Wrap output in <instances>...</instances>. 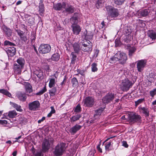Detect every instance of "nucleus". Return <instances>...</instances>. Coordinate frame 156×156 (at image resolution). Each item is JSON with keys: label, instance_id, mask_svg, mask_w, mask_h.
<instances>
[{"label": "nucleus", "instance_id": "f257e3e1", "mask_svg": "<svg viewBox=\"0 0 156 156\" xmlns=\"http://www.w3.org/2000/svg\"><path fill=\"white\" fill-rule=\"evenodd\" d=\"M66 144L64 143H60L55 147L53 153L56 156H60L62 155L65 151Z\"/></svg>", "mask_w": 156, "mask_h": 156}, {"label": "nucleus", "instance_id": "f03ea898", "mask_svg": "<svg viewBox=\"0 0 156 156\" xmlns=\"http://www.w3.org/2000/svg\"><path fill=\"white\" fill-rule=\"evenodd\" d=\"M18 64H14V69L17 73H20L21 69L23 68L25 63V60L23 58H19L16 60Z\"/></svg>", "mask_w": 156, "mask_h": 156}, {"label": "nucleus", "instance_id": "7ed1b4c3", "mask_svg": "<svg viewBox=\"0 0 156 156\" xmlns=\"http://www.w3.org/2000/svg\"><path fill=\"white\" fill-rule=\"evenodd\" d=\"M53 139L52 138L44 139L42 144V151L43 152L48 151L51 147V144L53 143Z\"/></svg>", "mask_w": 156, "mask_h": 156}, {"label": "nucleus", "instance_id": "20e7f679", "mask_svg": "<svg viewBox=\"0 0 156 156\" xmlns=\"http://www.w3.org/2000/svg\"><path fill=\"white\" fill-rule=\"evenodd\" d=\"M51 49V46L48 44H41L38 49L39 51L41 54H46L49 52Z\"/></svg>", "mask_w": 156, "mask_h": 156}, {"label": "nucleus", "instance_id": "39448f33", "mask_svg": "<svg viewBox=\"0 0 156 156\" xmlns=\"http://www.w3.org/2000/svg\"><path fill=\"white\" fill-rule=\"evenodd\" d=\"M128 117L130 122L133 123L140 122L141 121V116L136 113H130Z\"/></svg>", "mask_w": 156, "mask_h": 156}, {"label": "nucleus", "instance_id": "423d86ee", "mask_svg": "<svg viewBox=\"0 0 156 156\" xmlns=\"http://www.w3.org/2000/svg\"><path fill=\"white\" fill-rule=\"evenodd\" d=\"M63 8L64 10H63V12L66 15L73 13L75 9V8L73 6L66 3L63 4Z\"/></svg>", "mask_w": 156, "mask_h": 156}, {"label": "nucleus", "instance_id": "0eeeda50", "mask_svg": "<svg viewBox=\"0 0 156 156\" xmlns=\"http://www.w3.org/2000/svg\"><path fill=\"white\" fill-rule=\"evenodd\" d=\"M86 41L82 40L80 41V45H81V50L83 51L89 52H91L92 49V45L88 43L87 45Z\"/></svg>", "mask_w": 156, "mask_h": 156}, {"label": "nucleus", "instance_id": "6e6552de", "mask_svg": "<svg viewBox=\"0 0 156 156\" xmlns=\"http://www.w3.org/2000/svg\"><path fill=\"white\" fill-rule=\"evenodd\" d=\"M108 16L112 17H116L117 13V10L112 6H107L105 7Z\"/></svg>", "mask_w": 156, "mask_h": 156}, {"label": "nucleus", "instance_id": "1a4fd4ad", "mask_svg": "<svg viewBox=\"0 0 156 156\" xmlns=\"http://www.w3.org/2000/svg\"><path fill=\"white\" fill-rule=\"evenodd\" d=\"M132 86L131 81L129 80H125L123 81L122 83L121 88L124 91H126L129 90Z\"/></svg>", "mask_w": 156, "mask_h": 156}, {"label": "nucleus", "instance_id": "9d476101", "mask_svg": "<svg viewBox=\"0 0 156 156\" xmlns=\"http://www.w3.org/2000/svg\"><path fill=\"white\" fill-rule=\"evenodd\" d=\"M1 29L3 33L7 37H10L12 35V30L7 27L4 24H3L1 26Z\"/></svg>", "mask_w": 156, "mask_h": 156}, {"label": "nucleus", "instance_id": "9b49d317", "mask_svg": "<svg viewBox=\"0 0 156 156\" xmlns=\"http://www.w3.org/2000/svg\"><path fill=\"white\" fill-rule=\"evenodd\" d=\"M119 54V55L118 58V59L119 63L122 65H123L126 63L127 59V56L126 54L123 52L120 51L118 52Z\"/></svg>", "mask_w": 156, "mask_h": 156}, {"label": "nucleus", "instance_id": "f8f14e48", "mask_svg": "<svg viewBox=\"0 0 156 156\" xmlns=\"http://www.w3.org/2000/svg\"><path fill=\"white\" fill-rule=\"evenodd\" d=\"M84 105L87 107H91L94 104V98L91 97H88L84 100Z\"/></svg>", "mask_w": 156, "mask_h": 156}, {"label": "nucleus", "instance_id": "ddd939ff", "mask_svg": "<svg viewBox=\"0 0 156 156\" xmlns=\"http://www.w3.org/2000/svg\"><path fill=\"white\" fill-rule=\"evenodd\" d=\"M40 107V104L38 101H35L28 104V108L31 111H35L37 110Z\"/></svg>", "mask_w": 156, "mask_h": 156}, {"label": "nucleus", "instance_id": "4468645a", "mask_svg": "<svg viewBox=\"0 0 156 156\" xmlns=\"http://www.w3.org/2000/svg\"><path fill=\"white\" fill-rule=\"evenodd\" d=\"M5 51L9 57H12L16 55V50L15 48L12 47L6 48Z\"/></svg>", "mask_w": 156, "mask_h": 156}, {"label": "nucleus", "instance_id": "2eb2a0df", "mask_svg": "<svg viewBox=\"0 0 156 156\" xmlns=\"http://www.w3.org/2000/svg\"><path fill=\"white\" fill-rule=\"evenodd\" d=\"M146 63V61L144 60H141L138 61L136 66L138 71L141 72L144 69Z\"/></svg>", "mask_w": 156, "mask_h": 156}, {"label": "nucleus", "instance_id": "dca6fc26", "mask_svg": "<svg viewBox=\"0 0 156 156\" xmlns=\"http://www.w3.org/2000/svg\"><path fill=\"white\" fill-rule=\"evenodd\" d=\"M79 14L78 13L75 12L74 13L73 16L70 19L72 25H77L79 19Z\"/></svg>", "mask_w": 156, "mask_h": 156}, {"label": "nucleus", "instance_id": "f3484780", "mask_svg": "<svg viewBox=\"0 0 156 156\" xmlns=\"http://www.w3.org/2000/svg\"><path fill=\"white\" fill-rule=\"evenodd\" d=\"M114 98V95L108 94L102 99V101L104 104H108Z\"/></svg>", "mask_w": 156, "mask_h": 156}, {"label": "nucleus", "instance_id": "a211bd4d", "mask_svg": "<svg viewBox=\"0 0 156 156\" xmlns=\"http://www.w3.org/2000/svg\"><path fill=\"white\" fill-rule=\"evenodd\" d=\"M27 94L21 92H18L16 94V96L22 102L25 101L27 99Z\"/></svg>", "mask_w": 156, "mask_h": 156}, {"label": "nucleus", "instance_id": "6ab92c4d", "mask_svg": "<svg viewBox=\"0 0 156 156\" xmlns=\"http://www.w3.org/2000/svg\"><path fill=\"white\" fill-rule=\"evenodd\" d=\"M73 47L75 53L77 54H79L80 50H81V46L80 45V42L78 43L75 42L73 44Z\"/></svg>", "mask_w": 156, "mask_h": 156}, {"label": "nucleus", "instance_id": "aec40b11", "mask_svg": "<svg viewBox=\"0 0 156 156\" xmlns=\"http://www.w3.org/2000/svg\"><path fill=\"white\" fill-rule=\"evenodd\" d=\"M140 113L144 114L146 117L149 116V110L147 107H142L140 106L138 107Z\"/></svg>", "mask_w": 156, "mask_h": 156}, {"label": "nucleus", "instance_id": "412c9836", "mask_svg": "<svg viewBox=\"0 0 156 156\" xmlns=\"http://www.w3.org/2000/svg\"><path fill=\"white\" fill-rule=\"evenodd\" d=\"M150 11L148 9L142 10L137 12L138 16L139 18H141L147 16L149 13Z\"/></svg>", "mask_w": 156, "mask_h": 156}, {"label": "nucleus", "instance_id": "4be33fe9", "mask_svg": "<svg viewBox=\"0 0 156 156\" xmlns=\"http://www.w3.org/2000/svg\"><path fill=\"white\" fill-rule=\"evenodd\" d=\"M71 27L72 29V31L73 34L77 35L80 34L81 31V29L80 26L78 25H72Z\"/></svg>", "mask_w": 156, "mask_h": 156}, {"label": "nucleus", "instance_id": "5701e85b", "mask_svg": "<svg viewBox=\"0 0 156 156\" xmlns=\"http://www.w3.org/2000/svg\"><path fill=\"white\" fill-rule=\"evenodd\" d=\"M81 127V126L76 124L69 129V132L72 135H73L77 131H79Z\"/></svg>", "mask_w": 156, "mask_h": 156}, {"label": "nucleus", "instance_id": "b1692460", "mask_svg": "<svg viewBox=\"0 0 156 156\" xmlns=\"http://www.w3.org/2000/svg\"><path fill=\"white\" fill-rule=\"evenodd\" d=\"M104 108H98L95 111L94 118L95 119H97L99 118L102 112L104 111Z\"/></svg>", "mask_w": 156, "mask_h": 156}, {"label": "nucleus", "instance_id": "393cba45", "mask_svg": "<svg viewBox=\"0 0 156 156\" xmlns=\"http://www.w3.org/2000/svg\"><path fill=\"white\" fill-rule=\"evenodd\" d=\"M147 35L152 40H155L156 38V33L153 30H149L147 32Z\"/></svg>", "mask_w": 156, "mask_h": 156}, {"label": "nucleus", "instance_id": "a878e982", "mask_svg": "<svg viewBox=\"0 0 156 156\" xmlns=\"http://www.w3.org/2000/svg\"><path fill=\"white\" fill-rule=\"evenodd\" d=\"M81 117V115L77 114L76 115H75L70 117L69 121L71 123H73L79 120Z\"/></svg>", "mask_w": 156, "mask_h": 156}, {"label": "nucleus", "instance_id": "bb28decb", "mask_svg": "<svg viewBox=\"0 0 156 156\" xmlns=\"http://www.w3.org/2000/svg\"><path fill=\"white\" fill-rule=\"evenodd\" d=\"M64 4H65V3L63 2L62 3H59L54 4L53 5V8L56 10H60L63 8Z\"/></svg>", "mask_w": 156, "mask_h": 156}, {"label": "nucleus", "instance_id": "cd10ccee", "mask_svg": "<svg viewBox=\"0 0 156 156\" xmlns=\"http://www.w3.org/2000/svg\"><path fill=\"white\" fill-rule=\"evenodd\" d=\"M26 92L30 93L33 91L32 87L30 84L28 83H26L24 84Z\"/></svg>", "mask_w": 156, "mask_h": 156}, {"label": "nucleus", "instance_id": "c85d7f7f", "mask_svg": "<svg viewBox=\"0 0 156 156\" xmlns=\"http://www.w3.org/2000/svg\"><path fill=\"white\" fill-rule=\"evenodd\" d=\"M10 105L12 106L14 108H15L17 111L19 112H22L23 110L21 108V106L14 103L10 101Z\"/></svg>", "mask_w": 156, "mask_h": 156}, {"label": "nucleus", "instance_id": "c756f323", "mask_svg": "<svg viewBox=\"0 0 156 156\" xmlns=\"http://www.w3.org/2000/svg\"><path fill=\"white\" fill-rule=\"evenodd\" d=\"M3 45L6 47H13L14 46H16V44L10 41L7 40H5L4 41Z\"/></svg>", "mask_w": 156, "mask_h": 156}, {"label": "nucleus", "instance_id": "7c9ffc66", "mask_svg": "<svg viewBox=\"0 0 156 156\" xmlns=\"http://www.w3.org/2000/svg\"><path fill=\"white\" fill-rule=\"evenodd\" d=\"M136 50V48L134 47H130L129 49V55L131 57Z\"/></svg>", "mask_w": 156, "mask_h": 156}, {"label": "nucleus", "instance_id": "2f4dec72", "mask_svg": "<svg viewBox=\"0 0 156 156\" xmlns=\"http://www.w3.org/2000/svg\"><path fill=\"white\" fill-rule=\"evenodd\" d=\"M75 53L74 52H72L71 53V55L72 56L71 63L73 64L75 63L76 60L77 56Z\"/></svg>", "mask_w": 156, "mask_h": 156}, {"label": "nucleus", "instance_id": "473e14b6", "mask_svg": "<svg viewBox=\"0 0 156 156\" xmlns=\"http://www.w3.org/2000/svg\"><path fill=\"white\" fill-rule=\"evenodd\" d=\"M47 90V89L45 87H44L42 89H41L39 92H37L36 94H32V95H29L28 94H27L28 96H31L32 95L34 96L35 95H40L44 93Z\"/></svg>", "mask_w": 156, "mask_h": 156}, {"label": "nucleus", "instance_id": "72a5a7b5", "mask_svg": "<svg viewBox=\"0 0 156 156\" xmlns=\"http://www.w3.org/2000/svg\"><path fill=\"white\" fill-rule=\"evenodd\" d=\"M39 11L40 12V15L42 16L44 11V5L42 3H40L39 6Z\"/></svg>", "mask_w": 156, "mask_h": 156}, {"label": "nucleus", "instance_id": "f704fd0d", "mask_svg": "<svg viewBox=\"0 0 156 156\" xmlns=\"http://www.w3.org/2000/svg\"><path fill=\"white\" fill-rule=\"evenodd\" d=\"M17 115V114L15 110L10 111L8 114V116L10 118H13Z\"/></svg>", "mask_w": 156, "mask_h": 156}, {"label": "nucleus", "instance_id": "c9c22d12", "mask_svg": "<svg viewBox=\"0 0 156 156\" xmlns=\"http://www.w3.org/2000/svg\"><path fill=\"white\" fill-rule=\"evenodd\" d=\"M60 56L59 54L56 53L53 55L51 57V59L55 61H57L59 59Z\"/></svg>", "mask_w": 156, "mask_h": 156}, {"label": "nucleus", "instance_id": "e433bc0d", "mask_svg": "<svg viewBox=\"0 0 156 156\" xmlns=\"http://www.w3.org/2000/svg\"><path fill=\"white\" fill-rule=\"evenodd\" d=\"M104 2V0H98L96 4V5L97 8L98 9L102 7Z\"/></svg>", "mask_w": 156, "mask_h": 156}, {"label": "nucleus", "instance_id": "4c0bfd02", "mask_svg": "<svg viewBox=\"0 0 156 156\" xmlns=\"http://www.w3.org/2000/svg\"><path fill=\"white\" fill-rule=\"evenodd\" d=\"M0 92L9 97L11 96V94L8 90L5 89L0 90Z\"/></svg>", "mask_w": 156, "mask_h": 156}, {"label": "nucleus", "instance_id": "58836bf2", "mask_svg": "<svg viewBox=\"0 0 156 156\" xmlns=\"http://www.w3.org/2000/svg\"><path fill=\"white\" fill-rule=\"evenodd\" d=\"M57 91V88L56 87H54L49 90V94L51 96H54Z\"/></svg>", "mask_w": 156, "mask_h": 156}, {"label": "nucleus", "instance_id": "ea45409f", "mask_svg": "<svg viewBox=\"0 0 156 156\" xmlns=\"http://www.w3.org/2000/svg\"><path fill=\"white\" fill-rule=\"evenodd\" d=\"M97 64L96 63H93L91 65V70L93 72H95L98 70V68L97 67Z\"/></svg>", "mask_w": 156, "mask_h": 156}, {"label": "nucleus", "instance_id": "a19ab883", "mask_svg": "<svg viewBox=\"0 0 156 156\" xmlns=\"http://www.w3.org/2000/svg\"><path fill=\"white\" fill-rule=\"evenodd\" d=\"M112 141L110 140L109 142H106L105 145V149L106 151H109L110 150V147L111 145Z\"/></svg>", "mask_w": 156, "mask_h": 156}, {"label": "nucleus", "instance_id": "79ce46f5", "mask_svg": "<svg viewBox=\"0 0 156 156\" xmlns=\"http://www.w3.org/2000/svg\"><path fill=\"white\" fill-rule=\"evenodd\" d=\"M71 82L72 83L73 86L74 87L76 86L78 84V81L75 77H73L72 79Z\"/></svg>", "mask_w": 156, "mask_h": 156}, {"label": "nucleus", "instance_id": "37998d69", "mask_svg": "<svg viewBox=\"0 0 156 156\" xmlns=\"http://www.w3.org/2000/svg\"><path fill=\"white\" fill-rule=\"evenodd\" d=\"M55 85V79L54 78L51 79L50 80L49 86L50 88L54 87Z\"/></svg>", "mask_w": 156, "mask_h": 156}, {"label": "nucleus", "instance_id": "c03bdc74", "mask_svg": "<svg viewBox=\"0 0 156 156\" xmlns=\"http://www.w3.org/2000/svg\"><path fill=\"white\" fill-rule=\"evenodd\" d=\"M149 76L152 79L151 80H150L149 81V82L151 83L153 82L155 78L156 75L155 73H150Z\"/></svg>", "mask_w": 156, "mask_h": 156}, {"label": "nucleus", "instance_id": "a18cd8bd", "mask_svg": "<svg viewBox=\"0 0 156 156\" xmlns=\"http://www.w3.org/2000/svg\"><path fill=\"white\" fill-rule=\"evenodd\" d=\"M145 99L144 98H140L138 99L136 101H135V105L136 106H137L139 104L141 103L143 101H144Z\"/></svg>", "mask_w": 156, "mask_h": 156}, {"label": "nucleus", "instance_id": "49530a36", "mask_svg": "<svg viewBox=\"0 0 156 156\" xmlns=\"http://www.w3.org/2000/svg\"><path fill=\"white\" fill-rule=\"evenodd\" d=\"M150 95L152 98H153L156 95V88L150 91Z\"/></svg>", "mask_w": 156, "mask_h": 156}, {"label": "nucleus", "instance_id": "de8ad7c7", "mask_svg": "<svg viewBox=\"0 0 156 156\" xmlns=\"http://www.w3.org/2000/svg\"><path fill=\"white\" fill-rule=\"evenodd\" d=\"M35 74L39 78H41L43 76V73L41 70H40V71L38 72H36L35 73Z\"/></svg>", "mask_w": 156, "mask_h": 156}, {"label": "nucleus", "instance_id": "09e8293b", "mask_svg": "<svg viewBox=\"0 0 156 156\" xmlns=\"http://www.w3.org/2000/svg\"><path fill=\"white\" fill-rule=\"evenodd\" d=\"M116 55H115L111 58L110 59V62L111 63H115L117 61L116 60L117 57H116Z\"/></svg>", "mask_w": 156, "mask_h": 156}, {"label": "nucleus", "instance_id": "8fccbe9b", "mask_svg": "<svg viewBox=\"0 0 156 156\" xmlns=\"http://www.w3.org/2000/svg\"><path fill=\"white\" fill-rule=\"evenodd\" d=\"M81 111V108L80 105H78L76 107L75 109L74 112H79Z\"/></svg>", "mask_w": 156, "mask_h": 156}, {"label": "nucleus", "instance_id": "3c124183", "mask_svg": "<svg viewBox=\"0 0 156 156\" xmlns=\"http://www.w3.org/2000/svg\"><path fill=\"white\" fill-rule=\"evenodd\" d=\"M20 38L21 40L25 42H26L27 40V36L24 34L20 37Z\"/></svg>", "mask_w": 156, "mask_h": 156}, {"label": "nucleus", "instance_id": "603ef678", "mask_svg": "<svg viewBox=\"0 0 156 156\" xmlns=\"http://www.w3.org/2000/svg\"><path fill=\"white\" fill-rule=\"evenodd\" d=\"M34 18H30L28 20V22L31 25H33L34 24Z\"/></svg>", "mask_w": 156, "mask_h": 156}, {"label": "nucleus", "instance_id": "864d4df0", "mask_svg": "<svg viewBox=\"0 0 156 156\" xmlns=\"http://www.w3.org/2000/svg\"><path fill=\"white\" fill-rule=\"evenodd\" d=\"M16 31L17 32L18 34L20 36V37L24 34L23 33V32L20 30H16Z\"/></svg>", "mask_w": 156, "mask_h": 156}, {"label": "nucleus", "instance_id": "5fc2aeb1", "mask_svg": "<svg viewBox=\"0 0 156 156\" xmlns=\"http://www.w3.org/2000/svg\"><path fill=\"white\" fill-rule=\"evenodd\" d=\"M119 71H120V72L119 73V74H120V75H121V77H124V71L122 70V68H121L120 69H119Z\"/></svg>", "mask_w": 156, "mask_h": 156}, {"label": "nucleus", "instance_id": "6e6d98bb", "mask_svg": "<svg viewBox=\"0 0 156 156\" xmlns=\"http://www.w3.org/2000/svg\"><path fill=\"white\" fill-rule=\"evenodd\" d=\"M122 146H123L126 148H127L128 147V145L127 144L126 141H123L122 142Z\"/></svg>", "mask_w": 156, "mask_h": 156}, {"label": "nucleus", "instance_id": "4d7b16f0", "mask_svg": "<svg viewBox=\"0 0 156 156\" xmlns=\"http://www.w3.org/2000/svg\"><path fill=\"white\" fill-rule=\"evenodd\" d=\"M95 152L94 150H91L89 152L88 156H93Z\"/></svg>", "mask_w": 156, "mask_h": 156}, {"label": "nucleus", "instance_id": "13d9d810", "mask_svg": "<svg viewBox=\"0 0 156 156\" xmlns=\"http://www.w3.org/2000/svg\"><path fill=\"white\" fill-rule=\"evenodd\" d=\"M7 123V122L6 120H0V124L2 125L6 124Z\"/></svg>", "mask_w": 156, "mask_h": 156}, {"label": "nucleus", "instance_id": "bf43d9fd", "mask_svg": "<svg viewBox=\"0 0 156 156\" xmlns=\"http://www.w3.org/2000/svg\"><path fill=\"white\" fill-rule=\"evenodd\" d=\"M125 0H118V5H121L122 4Z\"/></svg>", "mask_w": 156, "mask_h": 156}, {"label": "nucleus", "instance_id": "052dcab7", "mask_svg": "<svg viewBox=\"0 0 156 156\" xmlns=\"http://www.w3.org/2000/svg\"><path fill=\"white\" fill-rule=\"evenodd\" d=\"M67 77L66 76H64L63 81L61 83V84L62 86L65 85V83L66 82L67 79Z\"/></svg>", "mask_w": 156, "mask_h": 156}, {"label": "nucleus", "instance_id": "680f3d73", "mask_svg": "<svg viewBox=\"0 0 156 156\" xmlns=\"http://www.w3.org/2000/svg\"><path fill=\"white\" fill-rule=\"evenodd\" d=\"M35 156H43L42 152L41 151L37 152L35 154Z\"/></svg>", "mask_w": 156, "mask_h": 156}, {"label": "nucleus", "instance_id": "e2e57ef3", "mask_svg": "<svg viewBox=\"0 0 156 156\" xmlns=\"http://www.w3.org/2000/svg\"><path fill=\"white\" fill-rule=\"evenodd\" d=\"M85 71L84 70H81L80 74L83 76H85V74H84Z\"/></svg>", "mask_w": 156, "mask_h": 156}, {"label": "nucleus", "instance_id": "0e129e2a", "mask_svg": "<svg viewBox=\"0 0 156 156\" xmlns=\"http://www.w3.org/2000/svg\"><path fill=\"white\" fill-rule=\"evenodd\" d=\"M45 119V117H43L41 119L39 120L38 121V123H41V122L43 121Z\"/></svg>", "mask_w": 156, "mask_h": 156}, {"label": "nucleus", "instance_id": "69168bd1", "mask_svg": "<svg viewBox=\"0 0 156 156\" xmlns=\"http://www.w3.org/2000/svg\"><path fill=\"white\" fill-rule=\"evenodd\" d=\"M100 145H98L97 146V149L98 150V151H99L101 153H102V149L100 147Z\"/></svg>", "mask_w": 156, "mask_h": 156}, {"label": "nucleus", "instance_id": "338daca9", "mask_svg": "<svg viewBox=\"0 0 156 156\" xmlns=\"http://www.w3.org/2000/svg\"><path fill=\"white\" fill-rule=\"evenodd\" d=\"M51 111L50 112L51 113H52V114H54L55 113V109H54L53 107L51 106Z\"/></svg>", "mask_w": 156, "mask_h": 156}, {"label": "nucleus", "instance_id": "774afa93", "mask_svg": "<svg viewBox=\"0 0 156 156\" xmlns=\"http://www.w3.org/2000/svg\"><path fill=\"white\" fill-rule=\"evenodd\" d=\"M31 151L33 154H34L35 153V149L34 148V147L33 146H32V148L31 149Z\"/></svg>", "mask_w": 156, "mask_h": 156}]
</instances>
